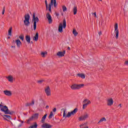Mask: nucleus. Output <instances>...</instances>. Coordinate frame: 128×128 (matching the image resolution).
Instances as JSON below:
<instances>
[{"label": "nucleus", "mask_w": 128, "mask_h": 128, "mask_svg": "<svg viewBox=\"0 0 128 128\" xmlns=\"http://www.w3.org/2000/svg\"><path fill=\"white\" fill-rule=\"evenodd\" d=\"M0 110L1 112H2L5 114L12 115L14 113V111H10L8 110V108L6 106H4L2 104H0Z\"/></svg>", "instance_id": "obj_1"}, {"label": "nucleus", "mask_w": 128, "mask_h": 128, "mask_svg": "<svg viewBox=\"0 0 128 128\" xmlns=\"http://www.w3.org/2000/svg\"><path fill=\"white\" fill-rule=\"evenodd\" d=\"M64 114H63V118H70L72 116H74L78 112V108H76L72 111L70 112H68V114H66V110L62 109Z\"/></svg>", "instance_id": "obj_2"}, {"label": "nucleus", "mask_w": 128, "mask_h": 128, "mask_svg": "<svg viewBox=\"0 0 128 128\" xmlns=\"http://www.w3.org/2000/svg\"><path fill=\"white\" fill-rule=\"evenodd\" d=\"M66 28V19L63 20L62 23H60L58 26V32H60V34H62L64 32V30L62 28Z\"/></svg>", "instance_id": "obj_3"}, {"label": "nucleus", "mask_w": 128, "mask_h": 128, "mask_svg": "<svg viewBox=\"0 0 128 128\" xmlns=\"http://www.w3.org/2000/svg\"><path fill=\"white\" fill-rule=\"evenodd\" d=\"M84 86V84H71L70 88L72 90H80Z\"/></svg>", "instance_id": "obj_4"}, {"label": "nucleus", "mask_w": 128, "mask_h": 128, "mask_svg": "<svg viewBox=\"0 0 128 128\" xmlns=\"http://www.w3.org/2000/svg\"><path fill=\"white\" fill-rule=\"evenodd\" d=\"M32 22H34V30H36V22H40L38 17L36 16V13H34L32 14Z\"/></svg>", "instance_id": "obj_5"}, {"label": "nucleus", "mask_w": 128, "mask_h": 128, "mask_svg": "<svg viewBox=\"0 0 128 128\" xmlns=\"http://www.w3.org/2000/svg\"><path fill=\"white\" fill-rule=\"evenodd\" d=\"M114 34H115V38L116 40H118V38L120 31L118 30V24L117 22L114 24Z\"/></svg>", "instance_id": "obj_6"}, {"label": "nucleus", "mask_w": 128, "mask_h": 128, "mask_svg": "<svg viewBox=\"0 0 128 128\" xmlns=\"http://www.w3.org/2000/svg\"><path fill=\"white\" fill-rule=\"evenodd\" d=\"M24 26H30V16L29 14H25L24 16Z\"/></svg>", "instance_id": "obj_7"}, {"label": "nucleus", "mask_w": 128, "mask_h": 128, "mask_svg": "<svg viewBox=\"0 0 128 128\" xmlns=\"http://www.w3.org/2000/svg\"><path fill=\"white\" fill-rule=\"evenodd\" d=\"M44 92L46 96H52V90L50 86H46L44 88Z\"/></svg>", "instance_id": "obj_8"}, {"label": "nucleus", "mask_w": 128, "mask_h": 128, "mask_svg": "<svg viewBox=\"0 0 128 128\" xmlns=\"http://www.w3.org/2000/svg\"><path fill=\"white\" fill-rule=\"evenodd\" d=\"M92 104V102L88 98H85L83 100V105H82V109L86 110L88 107V104Z\"/></svg>", "instance_id": "obj_9"}, {"label": "nucleus", "mask_w": 128, "mask_h": 128, "mask_svg": "<svg viewBox=\"0 0 128 128\" xmlns=\"http://www.w3.org/2000/svg\"><path fill=\"white\" fill-rule=\"evenodd\" d=\"M114 102V98L112 97H110L106 100V104L108 106H112Z\"/></svg>", "instance_id": "obj_10"}, {"label": "nucleus", "mask_w": 128, "mask_h": 128, "mask_svg": "<svg viewBox=\"0 0 128 128\" xmlns=\"http://www.w3.org/2000/svg\"><path fill=\"white\" fill-rule=\"evenodd\" d=\"M46 18L48 20V24H52V16L50 14V13H47L46 14Z\"/></svg>", "instance_id": "obj_11"}, {"label": "nucleus", "mask_w": 128, "mask_h": 128, "mask_svg": "<svg viewBox=\"0 0 128 128\" xmlns=\"http://www.w3.org/2000/svg\"><path fill=\"white\" fill-rule=\"evenodd\" d=\"M64 54H66V50L63 52L59 51L56 52V56L58 58H63V56H64Z\"/></svg>", "instance_id": "obj_12"}, {"label": "nucleus", "mask_w": 128, "mask_h": 128, "mask_svg": "<svg viewBox=\"0 0 128 128\" xmlns=\"http://www.w3.org/2000/svg\"><path fill=\"white\" fill-rule=\"evenodd\" d=\"M88 122H84L80 124V128H88Z\"/></svg>", "instance_id": "obj_13"}, {"label": "nucleus", "mask_w": 128, "mask_h": 128, "mask_svg": "<svg viewBox=\"0 0 128 128\" xmlns=\"http://www.w3.org/2000/svg\"><path fill=\"white\" fill-rule=\"evenodd\" d=\"M41 128H52V126L51 124L46 123V122H44L43 123V124L42 125Z\"/></svg>", "instance_id": "obj_14"}, {"label": "nucleus", "mask_w": 128, "mask_h": 128, "mask_svg": "<svg viewBox=\"0 0 128 128\" xmlns=\"http://www.w3.org/2000/svg\"><path fill=\"white\" fill-rule=\"evenodd\" d=\"M3 92L4 94H5V96H12V93L10 90H5Z\"/></svg>", "instance_id": "obj_15"}, {"label": "nucleus", "mask_w": 128, "mask_h": 128, "mask_svg": "<svg viewBox=\"0 0 128 128\" xmlns=\"http://www.w3.org/2000/svg\"><path fill=\"white\" fill-rule=\"evenodd\" d=\"M52 2H53V0H50V4H48V5H46V10H48L50 12H52Z\"/></svg>", "instance_id": "obj_16"}, {"label": "nucleus", "mask_w": 128, "mask_h": 128, "mask_svg": "<svg viewBox=\"0 0 128 128\" xmlns=\"http://www.w3.org/2000/svg\"><path fill=\"white\" fill-rule=\"evenodd\" d=\"M76 76L80 78L82 80H84V78H86V74L84 73H78L76 74Z\"/></svg>", "instance_id": "obj_17"}, {"label": "nucleus", "mask_w": 128, "mask_h": 128, "mask_svg": "<svg viewBox=\"0 0 128 128\" xmlns=\"http://www.w3.org/2000/svg\"><path fill=\"white\" fill-rule=\"evenodd\" d=\"M6 78L8 80L9 82L12 84L14 82V76H12L10 75L6 77Z\"/></svg>", "instance_id": "obj_18"}, {"label": "nucleus", "mask_w": 128, "mask_h": 128, "mask_svg": "<svg viewBox=\"0 0 128 128\" xmlns=\"http://www.w3.org/2000/svg\"><path fill=\"white\" fill-rule=\"evenodd\" d=\"M33 40L34 42H38V32H36L33 37Z\"/></svg>", "instance_id": "obj_19"}, {"label": "nucleus", "mask_w": 128, "mask_h": 128, "mask_svg": "<svg viewBox=\"0 0 128 128\" xmlns=\"http://www.w3.org/2000/svg\"><path fill=\"white\" fill-rule=\"evenodd\" d=\"M15 42L16 43L18 48H20V46H22V42H20V40L18 39L16 40Z\"/></svg>", "instance_id": "obj_20"}, {"label": "nucleus", "mask_w": 128, "mask_h": 128, "mask_svg": "<svg viewBox=\"0 0 128 128\" xmlns=\"http://www.w3.org/2000/svg\"><path fill=\"white\" fill-rule=\"evenodd\" d=\"M72 12H73L74 14L76 16V14L78 13V6H74L72 8Z\"/></svg>", "instance_id": "obj_21"}, {"label": "nucleus", "mask_w": 128, "mask_h": 128, "mask_svg": "<svg viewBox=\"0 0 128 128\" xmlns=\"http://www.w3.org/2000/svg\"><path fill=\"white\" fill-rule=\"evenodd\" d=\"M40 114L38 113H35L32 116V120H36L38 118V116Z\"/></svg>", "instance_id": "obj_22"}, {"label": "nucleus", "mask_w": 128, "mask_h": 128, "mask_svg": "<svg viewBox=\"0 0 128 128\" xmlns=\"http://www.w3.org/2000/svg\"><path fill=\"white\" fill-rule=\"evenodd\" d=\"M32 122V116L29 118L28 119L26 120V123L28 124H30Z\"/></svg>", "instance_id": "obj_23"}, {"label": "nucleus", "mask_w": 128, "mask_h": 128, "mask_svg": "<svg viewBox=\"0 0 128 128\" xmlns=\"http://www.w3.org/2000/svg\"><path fill=\"white\" fill-rule=\"evenodd\" d=\"M40 56L42 58H46V56H48V52L46 51L42 52H40Z\"/></svg>", "instance_id": "obj_24"}, {"label": "nucleus", "mask_w": 128, "mask_h": 128, "mask_svg": "<svg viewBox=\"0 0 128 128\" xmlns=\"http://www.w3.org/2000/svg\"><path fill=\"white\" fill-rule=\"evenodd\" d=\"M46 116H48V114H44L41 120V122L42 124H44V122H46Z\"/></svg>", "instance_id": "obj_25"}, {"label": "nucleus", "mask_w": 128, "mask_h": 128, "mask_svg": "<svg viewBox=\"0 0 128 128\" xmlns=\"http://www.w3.org/2000/svg\"><path fill=\"white\" fill-rule=\"evenodd\" d=\"M25 38L26 40V42H27L28 44H30V36L26 35Z\"/></svg>", "instance_id": "obj_26"}, {"label": "nucleus", "mask_w": 128, "mask_h": 128, "mask_svg": "<svg viewBox=\"0 0 128 128\" xmlns=\"http://www.w3.org/2000/svg\"><path fill=\"white\" fill-rule=\"evenodd\" d=\"M2 116L3 117V118H4V120H8L6 118H8V120H10L12 118V117H10V116L8 115H2Z\"/></svg>", "instance_id": "obj_27"}, {"label": "nucleus", "mask_w": 128, "mask_h": 128, "mask_svg": "<svg viewBox=\"0 0 128 128\" xmlns=\"http://www.w3.org/2000/svg\"><path fill=\"white\" fill-rule=\"evenodd\" d=\"M72 34L74 36H77L78 34V32H76V30L75 28H74L72 30Z\"/></svg>", "instance_id": "obj_28"}, {"label": "nucleus", "mask_w": 128, "mask_h": 128, "mask_svg": "<svg viewBox=\"0 0 128 128\" xmlns=\"http://www.w3.org/2000/svg\"><path fill=\"white\" fill-rule=\"evenodd\" d=\"M106 122V118L104 117L101 118L98 122V124H100V122Z\"/></svg>", "instance_id": "obj_29"}, {"label": "nucleus", "mask_w": 128, "mask_h": 128, "mask_svg": "<svg viewBox=\"0 0 128 128\" xmlns=\"http://www.w3.org/2000/svg\"><path fill=\"white\" fill-rule=\"evenodd\" d=\"M62 10L63 12H67L68 8H66V6L64 5L62 6Z\"/></svg>", "instance_id": "obj_30"}, {"label": "nucleus", "mask_w": 128, "mask_h": 128, "mask_svg": "<svg viewBox=\"0 0 128 128\" xmlns=\"http://www.w3.org/2000/svg\"><path fill=\"white\" fill-rule=\"evenodd\" d=\"M78 120H80V122H82L83 120H85L83 116L78 117Z\"/></svg>", "instance_id": "obj_31"}, {"label": "nucleus", "mask_w": 128, "mask_h": 128, "mask_svg": "<svg viewBox=\"0 0 128 128\" xmlns=\"http://www.w3.org/2000/svg\"><path fill=\"white\" fill-rule=\"evenodd\" d=\"M12 27H10L8 31V35L10 36H12Z\"/></svg>", "instance_id": "obj_32"}, {"label": "nucleus", "mask_w": 128, "mask_h": 128, "mask_svg": "<svg viewBox=\"0 0 128 128\" xmlns=\"http://www.w3.org/2000/svg\"><path fill=\"white\" fill-rule=\"evenodd\" d=\"M53 0L52 4H54V8H56V6H58V4H56V0Z\"/></svg>", "instance_id": "obj_33"}, {"label": "nucleus", "mask_w": 128, "mask_h": 128, "mask_svg": "<svg viewBox=\"0 0 128 128\" xmlns=\"http://www.w3.org/2000/svg\"><path fill=\"white\" fill-rule=\"evenodd\" d=\"M52 116H54V112H51L48 116V118L50 120L52 118Z\"/></svg>", "instance_id": "obj_34"}, {"label": "nucleus", "mask_w": 128, "mask_h": 128, "mask_svg": "<svg viewBox=\"0 0 128 128\" xmlns=\"http://www.w3.org/2000/svg\"><path fill=\"white\" fill-rule=\"evenodd\" d=\"M92 15L94 16V18H98V16L96 15V12H92Z\"/></svg>", "instance_id": "obj_35"}, {"label": "nucleus", "mask_w": 128, "mask_h": 128, "mask_svg": "<svg viewBox=\"0 0 128 128\" xmlns=\"http://www.w3.org/2000/svg\"><path fill=\"white\" fill-rule=\"evenodd\" d=\"M83 117L84 118V120H86V118H88V114H86L84 115H83Z\"/></svg>", "instance_id": "obj_36"}, {"label": "nucleus", "mask_w": 128, "mask_h": 128, "mask_svg": "<svg viewBox=\"0 0 128 128\" xmlns=\"http://www.w3.org/2000/svg\"><path fill=\"white\" fill-rule=\"evenodd\" d=\"M19 38H20V40H24V36L23 34L20 35V36H19Z\"/></svg>", "instance_id": "obj_37"}, {"label": "nucleus", "mask_w": 128, "mask_h": 128, "mask_svg": "<svg viewBox=\"0 0 128 128\" xmlns=\"http://www.w3.org/2000/svg\"><path fill=\"white\" fill-rule=\"evenodd\" d=\"M32 128H38V124H36V122H34V124L32 126Z\"/></svg>", "instance_id": "obj_38"}, {"label": "nucleus", "mask_w": 128, "mask_h": 128, "mask_svg": "<svg viewBox=\"0 0 128 128\" xmlns=\"http://www.w3.org/2000/svg\"><path fill=\"white\" fill-rule=\"evenodd\" d=\"M32 102L26 103V106H32Z\"/></svg>", "instance_id": "obj_39"}, {"label": "nucleus", "mask_w": 128, "mask_h": 128, "mask_svg": "<svg viewBox=\"0 0 128 128\" xmlns=\"http://www.w3.org/2000/svg\"><path fill=\"white\" fill-rule=\"evenodd\" d=\"M43 82H44V80H38L37 81V82L38 84H42V83Z\"/></svg>", "instance_id": "obj_40"}, {"label": "nucleus", "mask_w": 128, "mask_h": 128, "mask_svg": "<svg viewBox=\"0 0 128 128\" xmlns=\"http://www.w3.org/2000/svg\"><path fill=\"white\" fill-rule=\"evenodd\" d=\"M6 10V7L3 8V10L2 12V14H4V11Z\"/></svg>", "instance_id": "obj_41"}, {"label": "nucleus", "mask_w": 128, "mask_h": 128, "mask_svg": "<svg viewBox=\"0 0 128 128\" xmlns=\"http://www.w3.org/2000/svg\"><path fill=\"white\" fill-rule=\"evenodd\" d=\"M124 66H128V60H126L124 62Z\"/></svg>", "instance_id": "obj_42"}, {"label": "nucleus", "mask_w": 128, "mask_h": 128, "mask_svg": "<svg viewBox=\"0 0 128 128\" xmlns=\"http://www.w3.org/2000/svg\"><path fill=\"white\" fill-rule=\"evenodd\" d=\"M118 108H122V104H119L118 106Z\"/></svg>", "instance_id": "obj_43"}, {"label": "nucleus", "mask_w": 128, "mask_h": 128, "mask_svg": "<svg viewBox=\"0 0 128 128\" xmlns=\"http://www.w3.org/2000/svg\"><path fill=\"white\" fill-rule=\"evenodd\" d=\"M22 124H20L18 126V128H22Z\"/></svg>", "instance_id": "obj_44"}, {"label": "nucleus", "mask_w": 128, "mask_h": 128, "mask_svg": "<svg viewBox=\"0 0 128 128\" xmlns=\"http://www.w3.org/2000/svg\"><path fill=\"white\" fill-rule=\"evenodd\" d=\"M98 34L100 36H102V31H100L99 32H98Z\"/></svg>", "instance_id": "obj_45"}, {"label": "nucleus", "mask_w": 128, "mask_h": 128, "mask_svg": "<svg viewBox=\"0 0 128 128\" xmlns=\"http://www.w3.org/2000/svg\"><path fill=\"white\" fill-rule=\"evenodd\" d=\"M53 112H56V108H54L53 109Z\"/></svg>", "instance_id": "obj_46"}, {"label": "nucleus", "mask_w": 128, "mask_h": 128, "mask_svg": "<svg viewBox=\"0 0 128 128\" xmlns=\"http://www.w3.org/2000/svg\"><path fill=\"white\" fill-rule=\"evenodd\" d=\"M19 122H21V124H24V120H19Z\"/></svg>", "instance_id": "obj_47"}, {"label": "nucleus", "mask_w": 128, "mask_h": 128, "mask_svg": "<svg viewBox=\"0 0 128 128\" xmlns=\"http://www.w3.org/2000/svg\"><path fill=\"white\" fill-rule=\"evenodd\" d=\"M56 16H60V14H58V12H56Z\"/></svg>", "instance_id": "obj_48"}, {"label": "nucleus", "mask_w": 128, "mask_h": 128, "mask_svg": "<svg viewBox=\"0 0 128 128\" xmlns=\"http://www.w3.org/2000/svg\"><path fill=\"white\" fill-rule=\"evenodd\" d=\"M45 4L46 6H48V1L46 0H45Z\"/></svg>", "instance_id": "obj_49"}, {"label": "nucleus", "mask_w": 128, "mask_h": 128, "mask_svg": "<svg viewBox=\"0 0 128 128\" xmlns=\"http://www.w3.org/2000/svg\"><path fill=\"white\" fill-rule=\"evenodd\" d=\"M12 48H16V46H11Z\"/></svg>", "instance_id": "obj_50"}, {"label": "nucleus", "mask_w": 128, "mask_h": 128, "mask_svg": "<svg viewBox=\"0 0 128 128\" xmlns=\"http://www.w3.org/2000/svg\"><path fill=\"white\" fill-rule=\"evenodd\" d=\"M50 108V106H46V108Z\"/></svg>", "instance_id": "obj_51"}, {"label": "nucleus", "mask_w": 128, "mask_h": 128, "mask_svg": "<svg viewBox=\"0 0 128 128\" xmlns=\"http://www.w3.org/2000/svg\"><path fill=\"white\" fill-rule=\"evenodd\" d=\"M68 50H70V47H68Z\"/></svg>", "instance_id": "obj_52"}, {"label": "nucleus", "mask_w": 128, "mask_h": 128, "mask_svg": "<svg viewBox=\"0 0 128 128\" xmlns=\"http://www.w3.org/2000/svg\"><path fill=\"white\" fill-rule=\"evenodd\" d=\"M32 104L33 105L34 104V101L32 102Z\"/></svg>", "instance_id": "obj_53"}, {"label": "nucleus", "mask_w": 128, "mask_h": 128, "mask_svg": "<svg viewBox=\"0 0 128 128\" xmlns=\"http://www.w3.org/2000/svg\"><path fill=\"white\" fill-rule=\"evenodd\" d=\"M36 104H38V100H36Z\"/></svg>", "instance_id": "obj_54"}, {"label": "nucleus", "mask_w": 128, "mask_h": 128, "mask_svg": "<svg viewBox=\"0 0 128 128\" xmlns=\"http://www.w3.org/2000/svg\"><path fill=\"white\" fill-rule=\"evenodd\" d=\"M8 38H10V37L8 36Z\"/></svg>", "instance_id": "obj_55"}, {"label": "nucleus", "mask_w": 128, "mask_h": 128, "mask_svg": "<svg viewBox=\"0 0 128 128\" xmlns=\"http://www.w3.org/2000/svg\"><path fill=\"white\" fill-rule=\"evenodd\" d=\"M62 16H64V14L63 13H62Z\"/></svg>", "instance_id": "obj_56"}, {"label": "nucleus", "mask_w": 128, "mask_h": 128, "mask_svg": "<svg viewBox=\"0 0 128 128\" xmlns=\"http://www.w3.org/2000/svg\"><path fill=\"white\" fill-rule=\"evenodd\" d=\"M100 2H102V0H98Z\"/></svg>", "instance_id": "obj_57"}]
</instances>
